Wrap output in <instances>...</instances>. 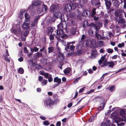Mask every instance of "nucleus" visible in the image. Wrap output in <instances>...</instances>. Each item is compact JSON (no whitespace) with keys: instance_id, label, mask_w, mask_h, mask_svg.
Masks as SVG:
<instances>
[{"instance_id":"obj_1","label":"nucleus","mask_w":126,"mask_h":126,"mask_svg":"<svg viewBox=\"0 0 126 126\" xmlns=\"http://www.w3.org/2000/svg\"><path fill=\"white\" fill-rule=\"evenodd\" d=\"M32 4L28 8V10L29 11H32L34 12L36 11L38 13H42V14L47 11V7L46 5L43 4H42L35 0L33 1Z\"/></svg>"},{"instance_id":"obj_2","label":"nucleus","mask_w":126,"mask_h":126,"mask_svg":"<svg viewBox=\"0 0 126 126\" xmlns=\"http://www.w3.org/2000/svg\"><path fill=\"white\" fill-rule=\"evenodd\" d=\"M53 97L55 100L53 101L50 96H48L44 101V105L45 107H47L48 106L51 107L52 106L56 103L59 101L58 99V96L57 94H53Z\"/></svg>"},{"instance_id":"obj_3","label":"nucleus","mask_w":126,"mask_h":126,"mask_svg":"<svg viewBox=\"0 0 126 126\" xmlns=\"http://www.w3.org/2000/svg\"><path fill=\"white\" fill-rule=\"evenodd\" d=\"M76 6V4L75 3L67 4L65 6L64 10L67 12H70L72 10L75 9Z\"/></svg>"},{"instance_id":"obj_4","label":"nucleus","mask_w":126,"mask_h":126,"mask_svg":"<svg viewBox=\"0 0 126 126\" xmlns=\"http://www.w3.org/2000/svg\"><path fill=\"white\" fill-rule=\"evenodd\" d=\"M63 29H57L56 31V38H57V39L58 40H60V37L64 33V32Z\"/></svg>"},{"instance_id":"obj_5","label":"nucleus","mask_w":126,"mask_h":126,"mask_svg":"<svg viewBox=\"0 0 126 126\" xmlns=\"http://www.w3.org/2000/svg\"><path fill=\"white\" fill-rule=\"evenodd\" d=\"M120 113V116L122 117V121H126V110L121 109Z\"/></svg>"},{"instance_id":"obj_6","label":"nucleus","mask_w":126,"mask_h":126,"mask_svg":"<svg viewBox=\"0 0 126 126\" xmlns=\"http://www.w3.org/2000/svg\"><path fill=\"white\" fill-rule=\"evenodd\" d=\"M59 6L58 5L53 4L50 7V11L52 12L54 11H57L59 9Z\"/></svg>"},{"instance_id":"obj_7","label":"nucleus","mask_w":126,"mask_h":126,"mask_svg":"<svg viewBox=\"0 0 126 126\" xmlns=\"http://www.w3.org/2000/svg\"><path fill=\"white\" fill-rule=\"evenodd\" d=\"M105 4L107 9H110L111 5V3L110 0H104Z\"/></svg>"},{"instance_id":"obj_8","label":"nucleus","mask_w":126,"mask_h":126,"mask_svg":"<svg viewBox=\"0 0 126 126\" xmlns=\"http://www.w3.org/2000/svg\"><path fill=\"white\" fill-rule=\"evenodd\" d=\"M79 1L78 7L79 8L80 7L83 10L85 8V6L84 5V0H78Z\"/></svg>"},{"instance_id":"obj_9","label":"nucleus","mask_w":126,"mask_h":126,"mask_svg":"<svg viewBox=\"0 0 126 126\" xmlns=\"http://www.w3.org/2000/svg\"><path fill=\"white\" fill-rule=\"evenodd\" d=\"M90 15V13L89 11L86 9L83 10L82 15L85 17H89Z\"/></svg>"},{"instance_id":"obj_10","label":"nucleus","mask_w":126,"mask_h":126,"mask_svg":"<svg viewBox=\"0 0 126 126\" xmlns=\"http://www.w3.org/2000/svg\"><path fill=\"white\" fill-rule=\"evenodd\" d=\"M122 12L119 10H117L115 11V19L119 17H120L122 16Z\"/></svg>"},{"instance_id":"obj_11","label":"nucleus","mask_w":126,"mask_h":126,"mask_svg":"<svg viewBox=\"0 0 126 126\" xmlns=\"http://www.w3.org/2000/svg\"><path fill=\"white\" fill-rule=\"evenodd\" d=\"M115 19L116 20V21L118 22V24H123L125 21L124 19L123 18L122 16L117 18Z\"/></svg>"},{"instance_id":"obj_12","label":"nucleus","mask_w":126,"mask_h":126,"mask_svg":"<svg viewBox=\"0 0 126 126\" xmlns=\"http://www.w3.org/2000/svg\"><path fill=\"white\" fill-rule=\"evenodd\" d=\"M90 27H93L94 30H97L99 29V27L97 25L95 24L94 23H91L89 25Z\"/></svg>"},{"instance_id":"obj_13","label":"nucleus","mask_w":126,"mask_h":126,"mask_svg":"<svg viewBox=\"0 0 126 126\" xmlns=\"http://www.w3.org/2000/svg\"><path fill=\"white\" fill-rule=\"evenodd\" d=\"M53 17L55 18H59L61 16V14L59 12H55L53 13Z\"/></svg>"},{"instance_id":"obj_14","label":"nucleus","mask_w":126,"mask_h":126,"mask_svg":"<svg viewBox=\"0 0 126 126\" xmlns=\"http://www.w3.org/2000/svg\"><path fill=\"white\" fill-rule=\"evenodd\" d=\"M22 27L23 29L25 30H28L29 28V24L28 23H24L22 25Z\"/></svg>"},{"instance_id":"obj_15","label":"nucleus","mask_w":126,"mask_h":126,"mask_svg":"<svg viewBox=\"0 0 126 126\" xmlns=\"http://www.w3.org/2000/svg\"><path fill=\"white\" fill-rule=\"evenodd\" d=\"M77 28L75 27L72 28L70 30V31L71 34L73 35H74L76 34V33L77 31Z\"/></svg>"},{"instance_id":"obj_16","label":"nucleus","mask_w":126,"mask_h":126,"mask_svg":"<svg viewBox=\"0 0 126 126\" xmlns=\"http://www.w3.org/2000/svg\"><path fill=\"white\" fill-rule=\"evenodd\" d=\"M54 82H57L58 83L60 84L61 82V79L58 77H56L54 78Z\"/></svg>"},{"instance_id":"obj_17","label":"nucleus","mask_w":126,"mask_h":126,"mask_svg":"<svg viewBox=\"0 0 126 126\" xmlns=\"http://www.w3.org/2000/svg\"><path fill=\"white\" fill-rule=\"evenodd\" d=\"M108 90H109L111 92H113L115 90V88L114 86L111 85L109 86L108 87Z\"/></svg>"},{"instance_id":"obj_18","label":"nucleus","mask_w":126,"mask_h":126,"mask_svg":"<svg viewBox=\"0 0 126 126\" xmlns=\"http://www.w3.org/2000/svg\"><path fill=\"white\" fill-rule=\"evenodd\" d=\"M24 16L26 18L25 21H26L27 22H28L30 18V16L27 13H26Z\"/></svg>"},{"instance_id":"obj_19","label":"nucleus","mask_w":126,"mask_h":126,"mask_svg":"<svg viewBox=\"0 0 126 126\" xmlns=\"http://www.w3.org/2000/svg\"><path fill=\"white\" fill-rule=\"evenodd\" d=\"M70 71L71 68L69 67H68L64 70L63 72L65 74H67L69 73Z\"/></svg>"},{"instance_id":"obj_20","label":"nucleus","mask_w":126,"mask_h":126,"mask_svg":"<svg viewBox=\"0 0 126 126\" xmlns=\"http://www.w3.org/2000/svg\"><path fill=\"white\" fill-rule=\"evenodd\" d=\"M105 106V104L104 103H103L100 104V106L98 109V111H100L103 109Z\"/></svg>"},{"instance_id":"obj_21","label":"nucleus","mask_w":126,"mask_h":126,"mask_svg":"<svg viewBox=\"0 0 126 126\" xmlns=\"http://www.w3.org/2000/svg\"><path fill=\"white\" fill-rule=\"evenodd\" d=\"M40 16H41L40 15H38L35 17L34 20V24H36L38 23V21L39 19Z\"/></svg>"},{"instance_id":"obj_22","label":"nucleus","mask_w":126,"mask_h":126,"mask_svg":"<svg viewBox=\"0 0 126 126\" xmlns=\"http://www.w3.org/2000/svg\"><path fill=\"white\" fill-rule=\"evenodd\" d=\"M76 14L75 13L71 12L69 14V16L73 19L75 18L76 17Z\"/></svg>"},{"instance_id":"obj_23","label":"nucleus","mask_w":126,"mask_h":126,"mask_svg":"<svg viewBox=\"0 0 126 126\" xmlns=\"http://www.w3.org/2000/svg\"><path fill=\"white\" fill-rule=\"evenodd\" d=\"M121 121V119L118 117H115L114 118V122L116 123L117 124L120 122Z\"/></svg>"},{"instance_id":"obj_24","label":"nucleus","mask_w":126,"mask_h":126,"mask_svg":"<svg viewBox=\"0 0 126 126\" xmlns=\"http://www.w3.org/2000/svg\"><path fill=\"white\" fill-rule=\"evenodd\" d=\"M114 1V5L116 7L118 8L119 7V1L118 0H113V1Z\"/></svg>"},{"instance_id":"obj_25","label":"nucleus","mask_w":126,"mask_h":126,"mask_svg":"<svg viewBox=\"0 0 126 126\" xmlns=\"http://www.w3.org/2000/svg\"><path fill=\"white\" fill-rule=\"evenodd\" d=\"M48 53H50L52 52L54 50V48L53 47L50 46L48 48Z\"/></svg>"},{"instance_id":"obj_26","label":"nucleus","mask_w":126,"mask_h":126,"mask_svg":"<svg viewBox=\"0 0 126 126\" xmlns=\"http://www.w3.org/2000/svg\"><path fill=\"white\" fill-rule=\"evenodd\" d=\"M43 54L42 53H40L39 52H38L35 54L36 57L39 58L42 56Z\"/></svg>"},{"instance_id":"obj_27","label":"nucleus","mask_w":126,"mask_h":126,"mask_svg":"<svg viewBox=\"0 0 126 126\" xmlns=\"http://www.w3.org/2000/svg\"><path fill=\"white\" fill-rule=\"evenodd\" d=\"M57 29H60L63 30V26L61 22H60V24L57 26Z\"/></svg>"},{"instance_id":"obj_28","label":"nucleus","mask_w":126,"mask_h":126,"mask_svg":"<svg viewBox=\"0 0 126 126\" xmlns=\"http://www.w3.org/2000/svg\"><path fill=\"white\" fill-rule=\"evenodd\" d=\"M96 9V8H93L92 11V13L91 16L92 17L94 16L96 14V12L95 11Z\"/></svg>"},{"instance_id":"obj_29","label":"nucleus","mask_w":126,"mask_h":126,"mask_svg":"<svg viewBox=\"0 0 126 126\" xmlns=\"http://www.w3.org/2000/svg\"><path fill=\"white\" fill-rule=\"evenodd\" d=\"M109 63V67L113 68V66L114 65V63L112 61H109L108 62Z\"/></svg>"},{"instance_id":"obj_30","label":"nucleus","mask_w":126,"mask_h":126,"mask_svg":"<svg viewBox=\"0 0 126 126\" xmlns=\"http://www.w3.org/2000/svg\"><path fill=\"white\" fill-rule=\"evenodd\" d=\"M75 56L76 55H80L81 53V50H77L76 52H75Z\"/></svg>"},{"instance_id":"obj_31","label":"nucleus","mask_w":126,"mask_h":126,"mask_svg":"<svg viewBox=\"0 0 126 126\" xmlns=\"http://www.w3.org/2000/svg\"><path fill=\"white\" fill-rule=\"evenodd\" d=\"M18 72L20 74H23L24 72V70L23 68H20L18 69Z\"/></svg>"},{"instance_id":"obj_32","label":"nucleus","mask_w":126,"mask_h":126,"mask_svg":"<svg viewBox=\"0 0 126 126\" xmlns=\"http://www.w3.org/2000/svg\"><path fill=\"white\" fill-rule=\"evenodd\" d=\"M109 23V20L107 19H105L104 20L103 24L104 26H106L108 25V24Z\"/></svg>"},{"instance_id":"obj_33","label":"nucleus","mask_w":126,"mask_h":126,"mask_svg":"<svg viewBox=\"0 0 126 126\" xmlns=\"http://www.w3.org/2000/svg\"><path fill=\"white\" fill-rule=\"evenodd\" d=\"M53 29L51 27L49 29L47 33L48 35H49V34H50V35L52 34V32H53Z\"/></svg>"},{"instance_id":"obj_34","label":"nucleus","mask_w":126,"mask_h":126,"mask_svg":"<svg viewBox=\"0 0 126 126\" xmlns=\"http://www.w3.org/2000/svg\"><path fill=\"white\" fill-rule=\"evenodd\" d=\"M47 79H48V81L49 82H50L53 81V78L51 75H49V76Z\"/></svg>"},{"instance_id":"obj_35","label":"nucleus","mask_w":126,"mask_h":126,"mask_svg":"<svg viewBox=\"0 0 126 126\" xmlns=\"http://www.w3.org/2000/svg\"><path fill=\"white\" fill-rule=\"evenodd\" d=\"M75 24V21L74 20H72L69 22V26H72L74 25Z\"/></svg>"},{"instance_id":"obj_36","label":"nucleus","mask_w":126,"mask_h":126,"mask_svg":"<svg viewBox=\"0 0 126 126\" xmlns=\"http://www.w3.org/2000/svg\"><path fill=\"white\" fill-rule=\"evenodd\" d=\"M50 75L51 74H49L48 73H43V74H42V75H43L45 76L47 79L48 77L49 76V75Z\"/></svg>"},{"instance_id":"obj_37","label":"nucleus","mask_w":126,"mask_h":126,"mask_svg":"<svg viewBox=\"0 0 126 126\" xmlns=\"http://www.w3.org/2000/svg\"><path fill=\"white\" fill-rule=\"evenodd\" d=\"M125 44L123 42L122 43H119L118 45V47L120 48L124 46Z\"/></svg>"},{"instance_id":"obj_38","label":"nucleus","mask_w":126,"mask_h":126,"mask_svg":"<svg viewBox=\"0 0 126 126\" xmlns=\"http://www.w3.org/2000/svg\"><path fill=\"white\" fill-rule=\"evenodd\" d=\"M55 19L53 17H52L50 19H49L48 21L49 23L54 22H55Z\"/></svg>"},{"instance_id":"obj_39","label":"nucleus","mask_w":126,"mask_h":126,"mask_svg":"<svg viewBox=\"0 0 126 126\" xmlns=\"http://www.w3.org/2000/svg\"><path fill=\"white\" fill-rule=\"evenodd\" d=\"M43 124L45 126H48L50 124L49 123L48 121L46 120L44 121L43 123Z\"/></svg>"},{"instance_id":"obj_40","label":"nucleus","mask_w":126,"mask_h":126,"mask_svg":"<svg viewBox=\"0 0 126 126\" xmlns=\"http://www.w3.org/2000/svg\"><path fill=\"white\" fill-rule=\"evenodd\" d=\"M107 51L108 53H111L113 52V49L109 48L107 49Z\"/></svg>"},{"instance_id":"obj_41","label":"nucleus","mask_w":126,"mask_h":126,"mask_svg":"<svg viewBox=\"0 0 126 126\" xmlns=\"http://www.w3.org/2000/svg\"><path fill=\"white\" fill-rule=\"evenodd\" d=\"M67 54L69 56H75L74 52H71L70 53H68Z\"/></svg>"},{"instance_id":"obj_42","label":"nucleus","mask_w":126,"mask_h":126,"mask_svg":"<svg viewBox=\"0 0 126 126\" xmlns=\"http://www.w3.org/2000/svg\"><path fill=\"white\" fill-rule=\"evenodd\" d=\"M111 115L112 116L116 117L117 115V114L116 112L114 111L111 114Z\"/></svg>"},{"instance_id":"obj_43","label":"nucleus","mask_w":126,"mask_h":126,"mask_svg":"<svg viewBox=\"0 0 126 126\" xmlns=\"http://www.w3.org/2000/svg\"><path fill=\"white\" fill-rule=\"evenodd\" d=\"M97 2L95 3V5L97 7H99L100 6V1H99V2Z\"/></svg>"},{"instance_id":"obj_44","label":"nucleus","mask_w":126,"mask_h":126,"mask_svg":"<svg viewBox=\"0 0 126 126\" xmlns=\"http://www.w3.org/2000/svg\"><path fill=\"white\" fill-rule=\"evenodd\" d=\"M94 116H92L90 118L89 120V122H92L94 120Z\"/></svg>"},{"instance_id":"obj_45","label":"nucleus","mask_w":126,"mask_h":126,"mask_svg":"<svg viewBox=\"0 0 126 126\" xmlns=\"http://www.w3.org/2000/svg\"><path fill=\"white\" fill-rule=\"evenodd\" d=\"M125 124V123L121 122L120 123H118L117 124L118 126H123Z\"/></svg>"},{"instance_id":"obj_46","label":"nucleus","mask_w":126,"mask_h":126,"mask_svg":"<svg viewBox=\"0 0 126 126\" xmlns=\"http://www.w3.org/2000/svg\"><path fill=\"white\" fill-rule=\"evenodd\" d=\"M69 46H67L66 45L65 47V50L67 52H69L70 51V50H69Z\"/></svg>"},{"instance_id":"obj_47","label":"nucleus","mask_w":126,"mask_h":126,"mask_svg":"<svg viewBox=\"0 0 126 126\" xmlns=\"http://www.w3.org/2000/svg\"><path fill=\"white\" fill-rule=\"evenodd\" d=\"M35 24L34 23L32 22L31 25L30 27L32 29H33L35 26Z\"/></svg>"},{"instance_id":"obj_48","label":"nucleus","mask_w":126,"mask_h":126,"mask_svg":"<svg viewBox=\"0 0 126 126\" xmlns=\"http://www.w3.org/2000/svg\"><path fill=\"white\" fill-rule=\"evenodd\" d=\"M63 35H61L60 37L62 39H64L65 37H66L67 36V35L65 34H63Z\"/></svg>"},{"instance_id":"obj_49","label":"nucleus","mask_w":126,"mask_h":126,"mask_svg":"<svg viewBox=\"0 0 126 126\" xmlns=\"http://www.w3.org/2000/svg\"><path fill=\"white\" fill-rule=\"evenodd\" d=\"M92 27H91L90 28L89 30V32L90 33H91V35H94V32L92 30Z\"/></svg>"},{"instance_id":"obj_50","label":"nucleus","mask_w":126,"mask_h":126,"mask_svg":"<svg viewBox=\"0 0 126 126\" xmlns=\"http://www.w3.org/2000/svg\"><path fill=\"white\" fill-rule=\"evenodd\" d=\"M29 32L28 31H25L24 33V36L25 37L27 36L29 33Z\"/></svg>"},{"instance_id":"obj_51","label":"nucleus","mask_w":126,"mask_h":126,"mask_svg":"<svg viewBox=\"0 0 126 126\" xmlns=\"http://www.w3.org/2000/svg\"><path fill=\"white\" fill-rule=\"evenodd\" d=\"M107 10H109L108 11H107V12L108 13H110L112 12L114 10V9H113L112 8H111V7L110 8V9H107Z\"/></svg>"},{"instance_id":"obj_52","label":"nucleus","mask_w":126,"mask_h":126,"mask_svg":"<svg viewBox=\"0 0 126 126\" xmlns=\"http://www.w3.org/2000/svg\"><path fill=\"white\" fill-rule=\"evenodd\" d=\"M75 47L73 45H72L70 47V49L71 51L74 50Z\"/></svg>"},{"instance_id":"obj_53","label":"nucleus","mask_w":126,"mask_h":126,"mask_svg":"<svg viewBox=\"0 0 126 126\" xmlns=\"http://www.w3.org/2000/svg\"><path fill=\"white\" fill-rule=\"evenodd\" d=\"M102 64L103 65V66H107L109 65V63H108V62H106L103 63Z\"/></svg>"},{"instance_id":"obj_54","label":"nucleus","mask_w":126,"mask_h":126,"mask_svg":"<svg viewBox=\"0 0 126 126\" xmlns=\"http://www.w3.org/2000/svg\"><path fill=\"white\" fill-rule=\"evenodd\" d=\"M24 52L25 53H28L29 51L27 50V48L26 47H24Z\"/></svg>"},{"instance_id":"obj_55","label":"nucleus","mask_w":126,"mask_h":126,"mask_svg":"<svg viewBox=\"0 0 126 126\" xmlns=\"http://www.w3.org/2000/svg\"><path fill=\"white\" fill-rule=\"evenodd\" d=\"M54 36L53 35L50 34V35L49 39L50 41L53 40L54 39Z\"/></svg>"},{"instance_id":"obj_56","label":"nucleus","mask_w":126,"mask_h":126,"mask_svg":"<svg viewBox=\"0 0 126 126\" xmlns=\"http://www.w3.org/2000/svg\"><path fill=\"white\" fill-rule=\"evenodd\" d=\"M80 78V77H79L78 78H76V79H75L74 81V82L75 83H77L79 81V79Z\"/></svg>"},{"instance_id":"obj_57","label":"nucleus","mask_w":126,"mask_h":126,"mask_svg":"<svg viewBox=\"0 0 126 126\" xmlns=\"http://www.w3.org/2000/svg\"><path fill=\"white\" fill-rule=\"evenodd\" d=\"M5 61L8 62H10V59L8 58L7 57L6 55L5 56Z\"/></svg>"},{"instance_id":"obj_58","label":"nucleus","mask_w":126,"mask_h":126,"mask_svg":"<svg viewBox=\"0 0 126 126\" xmlns=\"http://www.w3.org/2000/svg\"><path fill=\"white\" fill-rule=\"evenodd\" d=\"M75 12L77 14V15H80V11H79L78 9L76 10Z\"/></svg>"},{"instance_id":"obj_59","label":"nucleus","mask_w":126,"mask_h":126,"mask_svg":"<svg viewBox=\"0 0 126 126\" xmlns=\"http://www.w3.org/2000/svg\"><path fill=\"white\" fill-rule=\"evenodd\" d=\"M33 49L34 51L35 52H37L39 50L38 48L36 47H35Z\"/></svg>"},{"instance_id":"obj_60","label":"nucleus","mask_w":126,"mask_h":126,"mask_svg":"<svg viewBox=\"0 0 126 126\" xmlns=\"http://www.w3.org/2000/svg\"><path fill=\"white\" fill-rule=\"evenodd\" d=\"M94 17V20L97 21L98 20L99 18V17H97L96 16H93Z\"/></svg>"},{"instance_id":"obj_61","label":"nucleus","mask_w":126,"mask_h":126,"mask_svg":"<svg viewBox=\"0 0 126 126\" xmlns=\"http://www.w3.org/2000/svg\"><path fill=\"white\" fill-rule=\"evenodd\" d=\"M47 82V80L44 79L43 81V83H44V85H46Z\"/></svg>"},{"instance_id":"obj_62","label":"nucleus","mask_w":126,"mask_h":126,"mask_svg":"<svg viewBox=\"0 0 126 126\" xmlns=\"http://www.w3.org/2000/svg\"><path fill=\"white\" fill-rule=\"evenodd\" d=\"M86 37V36L84 34H83L81 38V40L82 41H83L84 40Z\"/></svg>"},{"instance_id":"obj_63","label":"nucleus","mask_w":126,"mask_h":126,"mask_svg":"<svg viewBox=\"0 0 126 126\" xmlns=\"http://www.w3.org/2000/svg\"><path fill=\"white\" fill-rule=\"evenodd\" d=\"M85 87H83L81 89H80L79 91V93H82L83 92L84 90Z\"/></svg>"},{"instance_id":"obj_64","label":"nucleus","mask_w":126,"mask_h":126,"mask_svg":"<svg viewBox=\"0 0 126 126\" xmlns=\"http://www.w3.org/2000/svg\"><path fill=\"white\" fill-rule=\"evenodd\" d=\"M61 125V122L60 121H58L57 122L56 125L57 126H60Z\"/></svg>"}]
</instances>
